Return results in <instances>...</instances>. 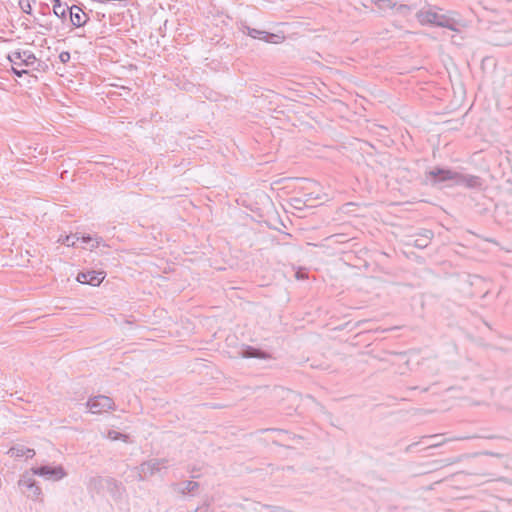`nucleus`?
I'll list each match as a JSON object with an SVG mask.
<instances>
[{
  "label": "nucleus",
  "mask_w": 512,
  "mask_h": 512,
  "mask_svg": "<svg viewBox=\"0 0 512 512\" xmlns=\"http://www.w3.org/2000/svg\"><path fill=\"white\" fill-rule=\"evenodd\" d=\"M8 59L12 63L14 73L18 76L27 73L26 68H34L37 63L35 55L30 50L13 51L9 54Z\"/></svg>",
  "instance_id": "obj_1"
},
{
  "label": "nucleus",
  "mask_w": 512,
  "mask_h": 512,
  "mask_svg": "<svg viewBox=\"0 0 512 512\" xmlns=\"http://www.w3.org/2000/svg\"><path fill=\"white\" fill-rule=\"evenodd\" d=\"M418 21L424 24H433L439 27H444L449 30L455 31V22L452 18L444 15L438 14L437 12L429 9V10H420L416 14Z\"/></svg>",
  "instance_id": "obj_2"
},
{
  "label": "nucleus",
  "mask_w": 512,
  "mask_h": 512,
  "mask_svg": "<svg viewBox=\"0 0 512 512\" xmlns=\"http://www.w3.org/2000/svg\"><path fill=\"white\" fill-rule=\"evenodd\" d=\"M32 475L43 477L46 480L59 481L66 477L67 473L61 466L40 465L31 468Z\"/></svg>",
  "instance_id": "obj_3"
},
{
  "label": "nucleus",
  "mask_w": 512,
  "mask_h": 512,
  "mask_svg": "<svg viewBox=\"0 0 512 512\" xmlns=\"http://www.w3.org/2000/svg\"><path fill=\"white\" fill-rule=\"evenodd\" d=\"M86 407L92 414H101L116 408L113 399L105 395L90 397L86 402Z\"/></svg>",
  "instance_id": "obj_4"
},
{
  "label": "nucleus",
  "mask_w": 512,
  "mask_h": 512,
  "mask_svg": "<svg viewBox=\"0 0 512 512\" xmlns=\"http://www.w3.org/2000/svg\"><path fill=\"white\" fill-rule=\"evenodd\" d=\"M165 463L166 460L164 459H150L141 463L140 466L137 467L138 480L144 481L147 477L160 472L163 468H166Z\"/></svg>",
  "instance_id": "obj_5"
},
{
  "label": "nucleus",
  "mask_w": 512,
  "mask_h": 512,
  "mask_svg": "<svg viewBox=\"0 0 512 512\" xmlns=\"http://www.w3.org/2000/svg\"><path fill=\"white\" fill-rule=\"evenodd\" d=\"M456 171H453L449 168H443V167H435L434 169L428 171L426 173V177L428 180H430V183L434 186L442 182L446 181H455L457 178Z\"/></svg>",
  "instance_id": "obj_6"
},
{
  "label": "nucleus",
  "mask_w": 512,
  "mask_h": 512,
  "mask_svg": "<svg viewBox=\"0 0 512 512\" xmlns=\"http://www.w3.org/2000/svg\"><path fill=\"white\" fill-rule=\"evenodd\" d=\"M241 31L253 39H259V40H263L265 42L273 43V44L280 43L284 39V36L270 33V32L263 31V30H258L255 28H251L247 25H242Z\"/></svg>",
  "instance_id": "obj_7"
},
{
  "label": "nucleus",
  "mask_w": 512,
  "mask_h": 512,
  "mask_svg": "<svg viewBox=\"0 0 512 512\" xmlns=\"http://www.w3.org/2000/svg\"><path fill=\"white\" fill-rule=\"evenodd\" d=\"M106 277V273L104 271H82L79 272L76 280L81 284H88L91 286H99Z\"/></svg>",
  "instance_id": "obj_8"
},
{
  "label": "nucleus",
  "mask_w": 512,
  "mask_h": 512,
  "mask_svg": "<svg viewBox=\"0 0 512 512\" xmlns=\"http://www.w3.org/2000/svg\"><path fill=\"white\" fill-rule=\"evenodd\" d=\"M18 486L20 488H26L30 491V494H28L29 498L32 499H38L39 496L42 494V490L37 484V482L28 475V473L21 476V478L18 481Z\"/></svg>",
  "instance_id": "obj_9"
},
{
  "label": "nucleus",
  "mask_w": 512,
  "mask_h": 512,
  "mask_svg": "<svg viewBox=\"0 0 512 512\" xmlns=\"http://www.w3.org/2000/svg\"><path fill=\"white\" fill-rule=\"evenodd\" d=\"M239 354L243 358H256V359H262V360H268L271 359L272 356L269 352L264 351L260 348L253 347V346H243V348L240 350Z\"/></svg>",
  "instance_id": "obj_10"
},
{
  "label": "nucleus",
  "mask_w": 512,
  "mask_h": 512,
  "mask_svg": "<svg viewBox=\"0 0 512 512\" xmlns=\"http://www.w3.org/2000/svg\"><path fill=\"white\" fill-rule=\"evenodd\" d=\"M69 16L71 24L74 27H81L85 25L89 19L88 15L85 12H83V10L80 7L76 5L70 7Z\"/></svg>",
  "instance_id": "obj_11"
},
{
  "label": "nucleus",
  "mask_w": 512,
  "mask_h": 512,
  "mask_svg": "<svg viewBox=\"0 0 512 512\" xmlns=\"http://www.w3.org/2000/svg\"><path fill=\"white\" fill-rule=\"evenodd\" d=\"M457 185H465L467 188H480L482 186V179L476 175H467L457 173Z\"/></svg>",
  "instance_id": "obj_12"
},
{
  "label": "nucleus",
  "mask_w": 512,
  "mask_h": 512,
  "mask_svg": "<svg viewBox=\"0 0 512 512\" xmlns=\"http://www.w3.org/2000/svg\"><path fill=\"white\" fill-rule=\"evenodd\" d=\"M8 453L11 455V457L21 459V458H33L35 455V451L33 449L27 448L23 445H17L14 447H11L8 451Z\"/></svg>",
  "instance_id": "obj_13"
},
{
  "label": "nucleus",
  "mask_w": 512,
  "mask_h": 512,
  "mask_svg": "<svg viewBox=\"0 0 512 512\" xmlns=\"http://www.w3.org/2000/svg\"><path fill=\"white\" fill-rule=\"evenodd\" d=\"M108 480L110 481H107L106 490L111 494L113 498L121 497L122 493L124 492V486L122 483L113 477H108Z\"/></svg>",
  "instance_id": "obj_14"
},
{
  "label": "nucleus",
  "mask_w": 512,
  "mask_h": 512,
  "mask_svg": "<svg viewBox=\"0 0 512 512\" xmlns=\"http://www.w3.org/2000/svg\"><path fill=\"white\" fill-rule=\"evenodd\" d=\"M79 240H81L83 243H91L90 250H94L95 248H98L99 246L103 245L104 247H108V245L105 244L104 240L100 236H92L90 234H82L79 236Z\"/></svg>",
  "instance_id": "obj_15"
},
{
  "label": "nucleus",
  "mask_w": 512,
  "mask_h": 512,
  "mask_svg": "<svg viewBox=\"0 0 512 512\" xmlns=\"http://www.w3.org/2000/svg\"><path fill=\"white\" fill-rule=\"evenodd\" d=\"M108 477L95 476L90 478L88 483V488L92 491H96L100 493L102 490L106 489Z\"/></svg>",
  "instance_id": "obj_16"
},
{
  "label": "nucleus",
  "mask_w": 512,
  "mask_h": 512,
  "mask_svg": "<svg viewBox=\"0 0 512 512\" xmlns=\"http://www.w3.org/2000/svg\"><path fill=\"white\" fill-rule=\"evenodd\" d=\"M53 12L58 18L65 19L67 13H70V7L61 3L60 0H55L53 5Z\"/></svg>",
  "instance_id": "obj_17"
},
{
  "label": "nucleus",
  "mask_w": 512,
  "mask_h": 512,
  "mask_svg": "<svg viewBox=\"0 0 512 512\" xmlns=\"http://www.w3.org/2000/svg\"><path fill=\"white\" fill-rule=\"evenodd\" d=\"M199 488V483L196 481H185L180 485L178 491L183 494H192Z\"/></svg>",
  "instance_id": "obj_18"
},
{
  "label": "nucleus",
  "mask_w": 512,
  "mask_h": 512,
  "mask_svg": "<svg viewBox=\"0 0 512 512\" xmlns=\"http://www.w3.org/2000/svg\"><path fill=\"white\" fill-rule=\"evenodd\" d=\"M79 241V233L60 236L58 242L68 247H74L76 242Z\"/></svg>",
  "instance_id": "obj_19"
},
{
  "label": "nucleus",
  "mask_w": 512,
  "mask_h": 512,
  "mask_svg": "<svg viewBox=\"0 0 512 512\" xmlns=\"http://www.w3.org/2000/svg\"><path fill=\"white\" fill-rule=\"evenodd\" d=\"M107 438L112 441L121 440L126 443L130 442V437L128 434H124L116 430H109L107 433Z\"/></svg>",
  "instance_id": "obj_20"
},
{
  "label": "nucleus",
  "mask_w": 512,
  "mask_h": 512,
  "mask_svg": "<svg viewBox=\"0 0 512 512\" xmlns=\"http://www.w3.org/2000/svg\"><path fill=\"white\" fill-rule=\"evenodd\" d=\"M374 4L381 10L394 9L396 3L393 0H374Z\"/></svg>",
  "instance_id": "obj_21"
},
{
  "label": "nucleus",
  "mask_w": 512,
  "mask_h": 512,
  "mask_svg": "<svg viewBox=\"0 0 512 512\" xmlns=\"http://www.w3.org/2000/svg\"><path fill=\"white\" fill-rule=\"evenodd\" d=\"M30 2L31 0H19V6L26 14H31L32 7Z\"/></svg>",
  "instance_id": "obj_22"
},
{
  "label": "nucleus",
  "mask_w": 512,
  "mask_h": 512,
  "mask_svg": "<svg viewBox=\"0 0 512 512\" xmlns=\"http://www.w3.org/2000/svg\"><path fill=\"white\" fill-rule=\"evenodd\" d=\"M429 245L427 238H417L414 240L413 246L419 249L426 248Z\"/></svg>",
  "instance_id": "obj_23"
},
{
  "label": "nucleus",
  "mask_w": 512,
  "mask_h": 512,
  "mask_svg": "<svg viewBox=\"0 0 512 512\" xmlns=\"http://www.w3.org/2000/svg\"><path fill=\"white\" fill-rule=\"evenodd\" d=\"M395 9L399 14L406 15L408 12L411 11L412 7L406 4H401L399 6H396Z\"/></svg>",
  "instance_id": "obj_24"
},
{
  "label": "nucleus",
  "mask_w": 512,
  "mask_h": 512,
  "mask_svg": "<svg viewBox=\"0 0 512 512\" xmlns=\"http://www.w3.org/2000/svg\"><path fill=\"white\" fill-rule=\"evenodd\" d=\"M59 59L62 63H67L70 60V53L68 51H62L59 54Z\"/></svg>",
  "instance_id": "obj_25"
},
{
  "label": "nucleus",
  "mask_w": 512,
  "mask_h": 512,
  "mask_svg": "<svg viewBox=\"0 0 512 512\" xmlns=\"http://www.w3.org/2000/svg\"><path fill=\"white\" fill-rule=\"evenodd\" d=\"M420 237L427 238L430 242L433 237V232L431 230H424L423 233L420 234Z\"/></svg>",
  "instance_id": "obj_26"
},
{
  "label": "nucleus",
  "mask_w": 512,
  "mask_h": 512,
  "mask_svg": "<svg viewBox=\"0 0 512 512\" xmlns=\"http://www.w3.org/2000/svg\"><path fill=\"white\" fill-rule=\"evenodd\" d=\"M445 441H446V440H443V441H442V442H440V443L432 444V445H430V446H429V448L438 447V446L442 445Z\"/></svg>",
  "instance_id": "obj_27"
},
{
  "label": "nucleus",
  "mask_w": 512,
  "mask_h": 512,
  "mask_svg": "<svg viewBox=\"0 0 512 512\" xmlns=\"http://www.w3.org/2000/svg\"><path fill=\"white\" fill-rule=\"evenodd\" d=\"M416 445H417V443H413V444L409 445V446L407 447V451H410V450L412 449V447H414V446H416Z\"/></svg>",
  "instance_id": "obj_28"
},
{
  "label": "nucleus",
  "mask_w": 512,
  "mask_h": 512,
  "mask_svg": "<svg viewBox=\"0 0 512 512\" xmlns=\"http://www.w3.org/2000/svg\"><path fill=\"white\" fill-rule=\"evenodd\" d=\"M340 236H342V235H341V234H335V235H332V236H331V238H334V237H335V238H338V237H340Z\"/></svg>",
  "instance_id": "obj_29"
},
{
  "label": "nucleus",
  "mask_w": 512,
  "mask_h": 512,
  "mask_svg": "<svg viewBox=\"0 0 512 512\" xmlns=\"http://www.w3.org/2000/svg\"><path fill=\"white\" fill-rule=\"evenodd\" d=\"M438 437V435H430V436H426V438H436Z\"/></svg>",
  "instance_id": "obj_30"
}]
</instances>
